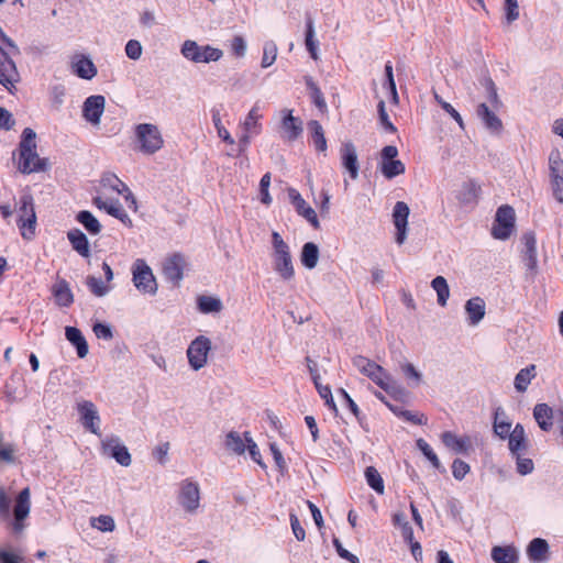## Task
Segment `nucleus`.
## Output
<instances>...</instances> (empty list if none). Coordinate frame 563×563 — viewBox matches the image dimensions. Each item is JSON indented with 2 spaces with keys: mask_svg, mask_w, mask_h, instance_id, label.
<instances>
[{
  "mask_svg": "<svg viewBox=\"0 0 563 563\" xmlns=\"http://www.w3.org/2000/svg\"><path fill=\"white\" fill-rule=\"evenodd\" d=\"M36 133L31 128L22 132L19 144L18 170L24 175L45 172L48 169V159L41 158L36 153Z\"/></svg>",
  "mask_w": 563,
  "mask_h": 563,
  "instance_id": "obj_1",
  "label": "nucleus"
},
{
  "mask_svg": "<svg viewBox=\"0 0 563 563\" xmlns=\"http://www.w3.org/2000/svg\"><path fill=\"white\" fill-rule=\"evenodd\" d=\"M272 258L275 273L284 280L289 282L295 277V267L289 245L282 235L273 231L272 233Z\"/></svg>",
  "mask_w": 563,
  "mask_h": 563,
  "instance_id": "obj_2",
  "label": "nucleus"
},
{
  "mask_svg": "<svg viewBox=\"0 0 563 563\" xmlns=\"http://www.w3.org/2000/svg\"><path fill=\"white\" fill-rule=\"evenodd\" d=\"M16 224L24 240L30 241L34 238L36 214L34 210V201L31 195H23L20 198Z\"/></svg>",
  "mask_w": 563,
  "mask_h": 563,
  "instance_id": "obj_3",
  "label": "nucleus"
},
{
  "mask_svg": "<svg viewBox=\"0 0 563 563\" xmlns=\"http://www.w3.org/2000/svg\"><path fill=\"white\" fill-rule=\"evenodd\" d=\"M135 137L139 150L147 155L158 152L164 144L161 131L155 124L141 123L135 126Z\"/></svg>",
  "mask_w": 563,
  "mask_h": 563,
  "instance_id": "obj_4",
  "label": "nucleus"
},
{
  "mask_svg": "<svg viewBox=\"0 0 563 563\" xmlns=\"http://www.w3.org/2000/svg\"><path fill=\"white\" fill-rule=\"evenodd\" d=\"M183 56L194 63H210L219 60L223 53L210 45L200 46L196 41L187 40L180 49Z\"/></svg>",
  "mask_w": 563,
  "mask_h": 563,
  "instance_id": "obj_5",
  "label": "nucleus"
},
{
  "mask_svg": "<svg viewBox=\"0 0 563 563\" xmlns=\"http://www.w3.org/2000/svg\"><path fill=\"white\" fill-rule=\"evenodd\" d=\"M132 282L142 294L155 295L157 292L156 278L152 268L143 258H137L132 266Z\"/></svg>",
  "mask_w": 563,
  "mask_h": 563,
  "instance_id": "obj_6",
  "label": "nucleus"
},
{
  "mask_svg": "<svg viewBox=\"0 0 563 563\" xmlns=\"http://www.w3.org/2000/svg\"><path fill=\"white\" fill-rule=\"evenodd\" d=\"M177 501L187 514H196L200 507L199 484L190 478L181 481L179 483Z\"/></svg>",
  "mask_w": 563,
  "mask_h": 563,
  "instance_id": "obj_7",
  "label": "nucleus"
},
{
  "mask_svg": "<svg viewBox=\"0 0 563 563\" xmlns=\"http://www.w3.org/2000/svg\"><path fill=\"white\" fill-rule=\"evenodd\" d=\"M211 351V340L205 335H199L191 341L187 349V357L190 367L194 371L201 369L208 361V354Z\"/></svg>",
  "mask_w": 563,
  "mask_h": 563,
  "instance_id": "obj_8",
  "label": "nucleus"
},
{
  "mask_svg": "<svg viewBox=\"0 0 563 563\" xmlns=\"http://www.w3.org/2000/svg\"><path fill=\"white\" fill-rule=\"evenodd\" d=\"M515 225V210L508 205L498 208L496 212V224L492 234L495 239L506 240L510 236Z\"/></svg>",
  "mask_w": 563,
  "mask_h": 563,
  "instance_id": "obj_9",
  "label": "nucleus"
},
{
  "mask_svg": "<svg viewBox=\"0 0 563 563\" xmlns=\"http://www.w3.org/2000/svg\"><path fill=\"white\" fill-rule=\"evenodd\" d=\"M102 451L114 459L122 466H130L132 459L128 448L121 443L119 437L111 435L102 441Z\"/></svg>",
  "mask_w": 563,
  "mask_h": 563,
  "instance_id": "obj_10",
  "label": "nucleus"
},
{
  "mask_svg": "<svg viewBox=\"0 0 563 563\" xmlns=\"http://www.w3.org/2000/svg\"><path fill=\"white\" fill-rule=\"evenodd\" d=\"M410 210L406 202L397 201L393 209V222L396 228V243L401 245L407 239V225Z\"/></svg>",
  "mask_w": 563,
  "mask_h": 563,
  "instance_id": "obj_11",
  "label": "nucleus"
},
{
  "mask_svg": "<svg viewBox=\"0 0 563 563\" xmlns=\"http://www.w3.org/2000/svg\"><path fill=\"white\" fill-rule=\"evenodd\" d=\"M30 488L26 487L22 489L15 500V505L13 508V515L15 522L13 523V530L15 533H20L24 529V525L22 521L29 516L31 501H30Z\"/></svg>",
  "mask_w": 563,
  "mask_h": 563,
  "instance_id": "obj_12",
  "label": "nucleus"
},
{
  "mask_svg": "<svg viewBox=\"0 0 563 563\" xmlns=\"http://www.w3.org/2000/svg\"><path fill=\"white\" fill-rule=\"evenodd\" d=\"M78 411L82 426L91 433L100 435V417L96 406L91 401L85 400L78 404Z\"/></svg>",
  "mask_w": 563,
  "mask_h": 563,
  "instance_id": "obj_13",
  "label": "nucleus"
},
{
  "mask_svg": "<svg viewBox=\"0 0 563 563\" xmlns=\"http://www.w3.org/2000/svg\"><path fill=\"white\" fill-rule=\"evenodd\" d=\"M106 99L101 95L88 97L82 106V115L91 124H99L104 111Z\"/></svg>",
  "mask_w": 563,
  "mask_h": 563,
  "instance_id": "obj_14",
  "label": "nucleus"
},
{
  "mask_svg": "<svg viewBox=\"0 0 563 563\" xmlns=\"http://www.w3.org/2000/svg\"><path fill=\"white\" fill-rule=\"evenodd\" d=\"M185 258L181 254H174L163 264V274L168 282L177 285L184 277Z\"/></svg>",
  "mask_w": 563,
  "mask_h": 563,
  "instance_id": "obj_15",
  "label": "nucleus"
},
{
  "mask_svg": "<svg viewBox=\"0 0 563 563\" xmlns=\"http://www.w3.org/2000/svg\"><path fill=\"white\" fill-rule=\"evenodd\" d=\"M523 250H522V261L525 266L534 273L538 266L537 258V239L536 234L532 231L526 232L521 238Z\"/></svg>",
  "mask_w": 563,
  "mask_h": 563,
  "instance_id": "obj_16",
  "label": "nucleus"
},
{
  "mask_svg": "<svg viewBox=\"0 0 563 563\" xmlns=\"http://www.w3.org/2000/svg\"><path fill=\"white\" fill-rule=\"evenodd\" d=\"M288 196L298 214L303 217L314 229L319 228V220L316 211L306 203L301 195L294 188L288 189Z\"/></svg>",
  "mask_w": 563,
  "mask_h": 563,
  "instance_id": "obj_17",
  "label": "nucleus"
},
{
  "mask_svg": "<svg viewBox=\"0 0 563 563\" xmlns=\"http://www.w3.org/2000/svg\"><path fill=\"white\" fill-rule=\"evenodd\" d=\"M342 166L347 170L352 179L358 177V161L354 144L350 141L344 142L340 148Z\"/></svg>",
  "mask_w": 563,
  "mask_h": 563,
  "instance_id": "obj_18",
  "label": "nucleus"
},
{
  "mask_svg": "<svg viewBox=\"0 0 563 563\" xmlns=\"http://www.w3.org/2000/svg\"><path fill=\"white\" fill-rule=\"evenodd\" d=\"M476 114L490 133L499 134L503 131V122L487 103L482 102L476 108Z\"/></svg>",
  "mask_w": 563,
  "mask_h": 563,
  "instance_id": "obj_19",
  "label": "nucleus"
},
{
  "mask_svg": "<svg viewBox=\"0 0 563 563\" xmlns=\"http://www.w3.org/2000/svg\"><path fill=\"white\" fill-rule=\"evenodd\" d=\"M93 203L98 209L106 210L108 214L119 219L125 225L131 227L132 221L119 200H103L101 197H95Z\"/></svg>",
  "mask_w": 563,
  "mask_h": 563,
  "instance_id": "obj_20",
  "label": "nucleus"
},
{
  "mask_svg": "<svg viewBox=\"0 0 563 563\" xmlns=\"http://www.w3.org/2000/svg\"><path fill=\"white\" fill-rule=\"evenodd\" d=\"M20 75L16 69L15 63L12 58H4L0 63V84L10 92L15 88V84L19 82Z\"/></svg>",
  "mask_w": 563,
  "mask_h": 563,
  "instance_id": "obj_21",
  "label": "nucleus"
},
{
  "mask_svg": "<svg viewBox=\"0 0 563 563\" xmlns=\"http://www.w3.org/2000/svg\"><path fill=\"white\" fill-rule=\"evenodd\" d=\"M527 556L532 563H545L550 559V547L545 539L534 538L527 547Z\"/></svg>",
  "mask_w": 563,
  "mask_h": 563,
  "instance_id": "obj_22",
  "label": "nucleus"
},
{
  "mask_svg": "<svg viewBox=\"0 0 563 563\" xmlns=\"http://www.w3.org/2000/svg\"><path fill=\"white\" fill-rule=\"evenodd\" d=\"M282 120L283 137L287 141H295L302 133V122L299 118L292 115L291 110H284Z\"/></svg>",
  "mask_w": 563,
  "mask_h": 563,
  "instance_id": "obj_23",
  "label": "nucleus"
},
{
  "mask_svg": "<svg viewBox=\"0 0 563 563\" xmlns=\"http://www.w3.org/2000/svg\"><path fill=\"white\" fill-rule=\"evenodd\" d=\"M101 185L106 188L115 191L119 195H122L125 200L132 198V203L135 206L136 199L129 189V187L114 174L107 173L101 178Z\"/></svg>",
  "mask_w": 563,
  "mask_h": 563,
  "instance_id": "obj_24",
  "label": "nucleus"
},
{
  "mask_svg": "<svg viewBox=\"0 0 563 563\" xmlns=\"http://www.w3.org/2000/svg\"><path fill=\"white\" fill-rule=\"evenodd\" d=\"M377 386H379L383 390L388 393L389 395H397L400 391L399 385L391 377V375L379 365V372L374 371L373 375L369 377Z\"/></svg>",
  "mask_w": 563,
  "mask_h": 563,
  "instance_id": "obj_25",
  "label": "nucleus"
},
{
  "mask_svg": "<svg viewBox=\"0 0 563 563\" xmlns=\"http://www.w3.org/2000/svg\"><path fill=\"white\" fill-rule=\"evenodd\" d=\"M465 312L470 325L478 324L485 317V301L481 297H473L465 303Z\"/></svg>",
  "mask_w": 563,
  "mask_h": 563,
  "instance_id": "obj_26",
  "label": "nucleus"
},
{
  "mask_svg": "<svg viewBox=\"0 0 563 563\" xmlns=\"http://www.w3.org/2000/svg\"><path fill=\"white\" fill-rule=\"evenodd\" d=\"M71 69L79 78L87 80L92 79L97 75V67L89 57L84 55L73 60Z\"/></svg>",
  "mask_w": 563,
  "mask_h": 563,
  "instance_id": "obj_27",
  "label": "nucleus"
},
{
  "mask_svg": "<svg viewBox=\"0 0 563 563\" xmlns=\"http://www.w3.org/2000/svg\"><path fill=\"white\" fill-rule=\"evenodd\" d=\"M508 438V446L511 454L523 453L528 449L525 428L517 423Z\"/></svg>",
  "mask_w": 563,
  "mask_h": 563,
  "instance_id": "obj_28",
  "label": "nucleus"
},
{
  "mask_svg": "<svg viewBox=\"0 0 563 563\" xmlns=\"http://www.w3.org/2000/svg\"><path fill=\"white\" fill-rule=\"evenodd\" d=\"M67 238L71 247L82 257L90 256V245L86 234L79 229H73L67 232Z\"/></svg>",
  "mask_w": 563,
  "mask_h": 563,
  "instance_id": "obj_29",
  "label": "nucleus"
},
{
  "mask_svg": "<svg viewBox=\"0 0 563 563\" xmlns=\"http://www.w3.org/2000/svg\"><path fill=\"white\" fill-rule=\"evenodd\" d=\"M52 291L59 307H69L74 302V295L67 280L58 279Z\"/></svg>",
  "mask_w": 563,
  "mask_h": 563,
  "instance_id": "obj_30",
  "label": "nucleus"
},
{
  "mask_svg": "<svg viewBox=\"0 0 563 563\" xmlns=\"http://www.w3.org/2000/svg\"><path fill=\"white\" fill-rule=\"evenodd\" d=\"M65 336L76 347L78 357L87 356L89 352L88 343L78 328L66 327Z\"/></svg>",
  "mask_w": 563,
  "mask_h": 563,
  "instance_id": "obj_31",
  "label": "nucleus"
},
{
  "mask_svg": "<svg viewBox=\"0 0 563 563\" xmlns=\"http://www.w3.org/2000/svg\"><path fill=\"white\" fill-rule=\"evenodd\" d=\"M262 117L260 104L256 102L249 111L244 122L242 123L243 131L258 135L262 132Z\"/></svg>",
  "mask_w": 563,
  "mask_h": 563,
  "instance_id": "obj_32",
  "label": "nucleus"
},
{
  "mask_svg": "<svg viewBox=\"0 0 563 563\" xmlns=\"http://www.w3.org/2000/svg\"><path fill=\"white\" fill-rule=\"evenodd\" d=\"M481 188L473 180H467L462 184L457 190L455 198L462 205H473L477 201Z\"/></svg>",
  "mask_w": 563,
  "mask_h": 563,
  "instance_id": "obj_33",
  "label": "nucleus"
},
{
  "mask_svg": "<svg viewBox=\"0 0 563 563\" xmlns=\"http://www.w3.org/2000/svg\"><path fill=\"white\" fill-rule=\"evenodd\" d=\"M443 444L454 453H466L471 446L467 437L459 438L451 431H445L441 435Z\"/></svg>",
  "mask_w": 563,
  "mask_h": 563,
  "instance_id": "obj_34",
  "label": "nucleus"
},
{
  "mask_svg": "<svg viewBox=\"0 0 563 563\" xmlns=\"http://www.w3.org/2000/svg\"><path fill=\"white\" fill-rule=\"evenodd\" d=\"M533 418L536 419L540 429L543 431H549L553 426V410L547 404L542 402L534 406Z\"/></svg>",
  "mask_w": 563,
  "mask_h": 563,
  "instance_id": "obj_35",
  "label": "nucleus"
},
{
  "mask_svg": "<svg viewBox=\"0 0 563 563\" xmlns=\"http://www.w3.org/2000/svg\"><path fill=\"white\" fill-rule=\"evenodd\" d=\"M319 247L313 242H307L302 245L300 253V262L307 269H313L319 261Z\"/></svg>",
  "mask_w": 563,
  "mask_h": 563,
  "instance_id": "obj_36",
  "label": "nucleus"
},
{
  "mask_svg": "<svg viewBox=\"0 0 563 563\" xmlns=\"http://www.w3.org/2000/svg\"><path fill=\"white\" fill-rule=\"evenodd\" d=\"M492 559L495 563H518L519 555L515 547H494L492 549Z\"/></svg>",
  "mask_w": 563,
  "mask_h": 563,
  "instance_id": "obj_37",
  "label": "nucleus"
},
{
  "mask_svg": "<svg viewBox=\"0 0 563 563\" xmlns=\"http://www.w3.org/2000/svg\"><path fill=\"white\" fill-rule=\"evenodd\" d=\"M308 129L311 134L313 146L319 152H325L327 151V140L324 136V131L322 125L317 120H311L308 123Z\"/></svg>",
  "mask_w": 563,
  "mask_h": 563,
  "instance_id": "obj_38",
  "label": "nucleus"
},
{
  "mask_svg": "<svg viewBox=\"0 0 563 563\" xmlns=\"http://www.w3.org/2000/svg\"><path fill=\"white\" fill-rule=\"evenodd\" d=\"M76 220L92 235H97L101 232L102 227L99 220L90 211H79L76 216Z\"/></svg>",
  "mask_w": 563,
  "mask_h": 563,
  "instance_id": "obj_39",
  "label": "nucleus"
},
{
  "mask_svg": "<svg viewBox=\"0 0 563 563\" xmlns=\"http://www.w3.org/2000/svg\"><path fill=\"white\" fill-rule=\"evenodd\" d=\"M536 376V365H529L518 372L515 377V388L519 393H523L527 390L530 385L532 378Z\"/></svg>",
  "mask_w": 563,
  "mask_h": 563,
  "instance_id": "obj_40",
  "label": "nucleus"
},
{
  "mask_svg": "<svg viewBox=\"0 0 563 563\" xmlns=\"http://www.w3.org/2000/svg\"><path fill=\"white\" fill-rule=\"evenodd\" d=\"M431 287L437 292V301L439 306L445 307L450 297V288L443 276H437L431 282Z\"/></svg>",
  "mask_w": 563,
  "mask_h": 563,
  "instance_id": "obj_41",
  "label": "nucleus"
},
{
  "mask_svg": "<svg viewBox=\"0 0 563 563\" xmlns=\"http://www.w3.org/2000/svg\"><path fill=\"white\" fill-rule=\"evenodd\" d=\"M306 47L312 59L317 60L318 56V45L319 42L314 38V25L313 20L311 18L307 19L306 22Z\"/></svg>",
  "mask_w": 563,
  "mask_h": 563,
  "instance_id": "obj_42",
  "label": "nucleus"
},
{
  "mask_svg": "<svg viewBox=\"0 0 563 563\" xmlns=\"http://www.w3.org/2000/svg\"><path fill=\"white\" fill-rule=\"evenodd\" d=\"M225 446L235 454H243L246 449V441L236 431H230L225 437Z\"/></svg>",
  "mask_w": 563,
  "mask_h": 563,
  "instance_id": "obj_43",
  "label": "nucleus"
},
{
  "mask_svg": "<svg viewBox=\"0 0 563 563\" xmlns=\"http://www.w3.org/2000/svg\"><path fill=\"white\" fill-rule=\"evenodd\" d=\"M365 478L372 489H374L377 494H384V481L374 466H367L365 468Z\"/></svg>",
  "mask_w": 563,
  "mask_h": 563,
  "instance_id": "obj_44",
  "label": "nucleus"
},
{
  "mask_svg": "<svg viewBox=\"0 0 563 563\" xmlns=\"http://www.w3.org/2000/svg\"><path fill=\"white\" fill-rule=\"evenodd\" d=\"M417 448L422 452V454L430 461L433 467L439 470L441 473L445 472V468L442 466L438 455L433 452L432 448L423 439H418Z\"/></svg>",
  "mask_w": 563,
  "mask_h": 563,
  "instance_id": "obj_45",
  "label": "nucleus"
},
{
  "mask_svg": "<svg viewBox=\"0 0 563 563\" xmlns=\"http://www.w3.org/2000/svg\"><path fill=\"white\" fill-rule=\"evenodd\" d=\"M382 174L387 178L391 179L396 176H399L405 173V165L401 161H386L385 163H380Z\"/></svg>",
  "mask_w": 563,
  "mask_h": 563,
  "instance_id": "obj_46",
  "label": "nucleus"
},
{
  "mask_svg": "<svg viewBox=\"0 0 563 563\" xmlns=\"http://www.w3.org/2000/svg\"><path fill=\"white\" fill-rule=\"evenodd\" d=\"M353 365L368 378L373 375L374 371L379 372V365L367 357L357 355L353 358Z\"/></svg>",
  "mask_w": 563,
  "mask_h": 563,
  "instance_id": "obj_47",
  "label": "nucleus"
},
{
  "mask_svg": "<svg viewBox=\"0 0 563 563\" xmlns=\"http://www.w3.org/2000/svg\"><path fill=\"white\" fill-rule=\"evenodd\" d=\"M198 308L202 313L219 312L222 309L220 299L210 296L198 297Z\"/></svg>",
  "mask_w": 563,
  "mask_h": 563,
  "instance_id": "obj_48",
  "label": "nucleus"
},
{
  "mask_svg": "<svg viewBox=\"0 0 563 563\" xmlns=\"http://www.w3.org/2000/svg\"><path fill=\"white\" fill-rule=\"evenodd\" d=\"M549 170L550 178L563 177V159L558 150H554L549 155Z\"/></svg>",
  "mask_w": 563,
  "mask_h": 563,
  "instance_id": "obj_49",
  "label": "nucleus"
},
{
  "mask_svg": "<svg viewBox=\"0 0 563 563\" xmlns=\"http://www.w3.org/2000/svg\"><path fill=\"white\" fill-rule=\"evenodd\" d=\"M482 85L486 90L487 100L490 103L492 108L497 110L501 106V101L499 100L496 86L492 78L486 77L482 80Z\"/></svg>",
  "mask_w": 563,
  "mask_h": 563,
  "instance_id": "obj_50",
  "label": "nucleus"
},
{
  "mask_svg": "<svg viewBox=\"0 0 563 563\" xmlns=\"http://www.w3.org/2000/svg\"><path fill=\"white\" fill-rule=\"evenodd\" d=\"M404 376L410 380L411 386H419L422 382V374L409 362L400 363L399 365Z\"/></svg>",
  "mask_w": 563,
  "mask_h": 563,
  "instance_id": "obj_51",
  "label": "nucleus"
},
{
  "mask_svg": "<svg viewBox=\"0 0 563 563\" xmlns=\"http://www.w3.org/2000/svg\"><path fill=\"white\" fill-rule=\"evenodd\" d=\"M277 57V45L273 41H267L263 47V57L261 62V66L263 68H267L272 66Z\"/></svg>",
  "mask_w": 563,
  "mask_h": 563,
  "instance_id": "obj_52",
  "label": "nucleus"
},
{
  "mask_svg": "<svg viewBox=\"0 0 563 563\" xmlns=\"http://www.w3.org/2000/svg\"><path fill=\"white\" fill-rule=\"evenodd\" d=\"M91 527L102 531V532H111L115 528L114 519L108 515H100L98 517H92L90 520Z\"/></svg>",
  "mask_w": 563,
  "mask_h": 563,
  "instance_id": "obj_53",
  "label": "nucleus"
},
{
  "mask_svg": "<svg viewBox=\"0 0 563 563\" xmlns=\"http://www.w3.org/2000/svg\"><path fill=\"white\" fill-rule=\"evenodd\" d=\"M212 122L217 130L218 136L225 143L232 145L235 143L229 131L222 125L219 110H212Z\"/></svg>",
  "mask_w": 563,
  "mask_h": 563,
  "instance_id": "obj_54",
  "label": "nucleus"
},
{
  "mask_svg": "<svg viewBox=\"0 0 563 563\" xmlns=\"http://www.w3.org/2000/svg\"><path fill=\"white\" fill-rule=\"evenodd\" d=\"M86 285L89 290L97 297H103L110 290V287H108L100 278L95 276H88L86 278Z\"/></svg>",
  "mask_w": 563,
  "mask_h": 563,
  "instance_id": "obj_55",
  "label": "nucleus"
},
{
  "mask_svg": "<svg viewBox=\"0 0 563 563\" xmlns=\"http://www.w3.org/2000/svg\"><path fill=\"white\" fill-rule=\"evenodd\" d=\"M306 86L310 90V95H311L313 103L319 109H324L327 107L324 97H323L320 88L317 86V84L313 81V79L311 77H306Z\"/></svg>",
  "mask_w": 563,
  "mask_h": 563,
  "instance_id": "obj_56",
  "label": "nucleus"
},
{
  "mask_svg": "<svg viewBox=\"0 0 563 563\" xmlns=\"http://www.w3.org/2000/svg\"><path fill=\"white\" fill-rule=\"evenodd\" d=\"M504 413L500 409L495 412L494 431L500 439H507L511 433V423L508 421H499V416Z\"/></svg>",
  "mask_w": 563,
  "mask_h": 563,
  "instance_id": "obj_57",
  "label": "nucleus"
},
{
  "mask_svg": "<svg viewBox=\"0 0 563 563\" xmlns=\"http://www.w3.org/2000/svg\"><path fill=\"white\" fill-rule=\"evenodd\" d=\"M516 459L517 472L520 475H528L532 473L534 465L531 459L523 457L522 453L511 454Z\"/></svg>",
  "mask_w": 563,
  "mask_h": 563,
  "instance_id": "obj_58",
  "label": "nucleus"
},
{
  "mask_svg": "<svg viewBox=\"0 0 563 563\" xmlns=\"http://www.w3.org/2000/svg\"><path fill=\"white\" fill-rule=\"evenodd\" d=\"M244 437H245V441H246V445H247L246 448L249 450V453H250L252 460L255 463H257L258 465H261L262 467H264L265 464L262 461L261 452H260V449H258L257 444L250 437L249 432H244Z\"/></svg>",
  "mask_w": 563,
  "mask_h": 563,
  "instance_id": "obj_59",
  "label": "nucleus"
},
{
  "mask_svg": "<svg viewBox=\"0 0 563 563\" xmlns=\"http://www.w3.org/2000/svg\"><path fill=\"white\" fill-rule=\"evenodd\" d=\"M470 465L463 460L455 459L452 463V474L457 481H462L470 473Z\"/></svg>",
  "mask_w": 563,
  "mask_h": 563,
  "instance_id": "obj_60",
  "label": "nucleus"
},
{
  "mask_svg": "<svg viewBox=\"0 0 563 563\" xmlns=\"http://www.w3.org/2000/svg\"><path fill=\"white\" fill-rule=\"evenodd\" d=\"M125 54L132 60H139L143 53L142 44L137 40H130L125 44Z\"/></svg>",
  "mask_w": 563,
  "mask_h": 563,
  "instance_id": "obj_61",
  "label": "nucleus"
},
{
  "mask_svg": "<svg viewBox=\"0 0 563 563\" xmlns=\"http://www.w3.org/2000/svg\"><path fill=\"white\" fill-rule=\"evenodd\" d=\"M269 185H271V173H266L261 178L260 192H261V201L267 206L271 205V202H272V197L268 192Z\"/></svg>",
  "mask_w": 563,
  "mask_h": 563,
  "instance_id": "obj_62",
  "label": "nucleus"
},
{
  "mask_svg": "<svg viewBox=\"0 0 563 563\" xmlns=\"http://www.w3.org/2000/svg\"><path fill=\"white\" fill-rule=\"evenodd\" d=\"M93 333L98 339L110 341L113 339V332L109 324L97 322L92 327Z\"/></svg>",
  "mask_w": 563,
  "mask_h": 563,
  "instance_id": "obj_63",
  "label": "nucleus"
},
{
  "mask_svg": "<svg viewBox=\"0 0 563 563\" xmlns=\"http://www.w3.org/2000/svg\"><path fill=\"white\" fill-rule=\"evenodd\" d=\"M507 23H512L519 18V5L517 0H505Z\"/></svg>",
  "mask_w": 563,
  "mask_h": 563,
  "instance_id": "obj_64",
  "label": "nucleus"
}]
</instances>
